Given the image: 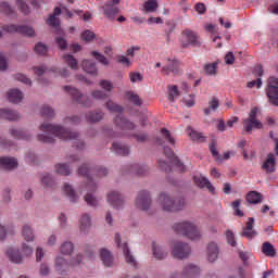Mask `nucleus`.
I'll return each mask as SVG.
<instances>
[{"label":"nucleus","mask_w":278,"mask_h":278,"mask_svg":"<svg viewBox=\"0 0 278 278\" xmlns=\"http://www.w3.org/2000/svg\"><path fill=\"white\" fill-rule=\"evenodd\" d=\"M188 129V136L191 138V140H193L194 142H205V137L203 136V134L191 129L190 127Z\"/></svg>","instance_id":"obj_42"},{"label":"nucleus","mask_w":278,"mask_h":278,"mask_svg":"<svg viewBox=\"0 0 278 278\" xmlns=\"http://www.w3.org/2000/svg\"><path fill=\"white\" fill-rule=\"evenodd\" d=\"M16 5L22 14H29V7L27 5V3H25V1L17 0Z\"/></svg>","instance_id":"obj_56"},{"label":"nucleus","mask_w":278,"mask_h":278,"mask_svg":"<svg viewBox=\"0 0 278 278\" xmlns=\"http://www.w3.org/2000/svg\"><path fill=\"white\" fill-rule=\"evenodd\" d=\"M22 236L26 242H34L35 236L31 226L25 224L22 227Z\"/></svg>","instance_id":"obj_31"},{"label":"nucleus","mask_w":278,"mask_h":278,"mask_svg":"<svg viewBox=\"0 0 278 278\" xmlns=\"http://www.w3.org/2000/svg\"><path fill=\"white\" fill-rule=\"evenodd\" d=\"M219 105H220V102L217 100V98H212L208 101V108L203 110L205 116H210L212 111L216 112V110H218Z\"/></svg>","instance_id":"obj_36"},{"label":"nucleus","mask_w":278,"mask_h":278,"mask_svg":"<svg viewBox=\"0 0 278 278\" xmlns=\"http://www.w3.org/2000/svg\"><path fill=\"white\" fill-rule=\"evenodd\" d=\"M63 90H65V92H68V94H71L72 99L76 101V103H79L84 108H92V100L84 96L77 88L64 86Z\"/></svg>","instance_id":"obj_8"},{"label":"nucleus","mask_w":278,"mask_h":278,"mask_svg":"<svg viewBox=\"0 0 278 278\" xmlns=\"http://www.w3.org/2000/svg\"><path fill=\"white\" fill-rule=\"evenodd\" d=\"M203 71L205 75H216V71H218V63H206L203 66Z\"/></svg>","instance_id":"obj_46"},{"label":"nucleus","mask_w":278,"mask_h":278,"mask_svg":"<svg viewBox=\"0 0 278 278\" xmlns=\"http://www.w3.org/2000/svg\"><path fill=\"white\" fill-rule=\"evenodd\" d=\"M91 97H92V99H97V100L101 101L103 99H108V93L102 90H96V91L91 92Z\"/></svg>","instance_id":"obj_57"},{"label":"nucleus","mask_w":278,"mask_h":278,"mask_svg":"<svg viewBox=\"0 0 278 278\" xmlns=\"http://www.w3.org/2000/svg\"><path fill=\"white\" fill-rule=\"evenodd\" d=\"M174 231L180 236H185L189 240H200L201 230L191 222H180L174 225Z\"/></svg>","instance_id":"obj_6"},{"label":"nucleus","mask_w":278,"mask_h":278,"mask_svg":"<svg viewBox=\"0 0 278 278\" xmlns=\"http://www.w3.org/2000/svg\"><path fill=\"white\" fill-rule=\"evenodd\" d=\"M39 129L43 131V134L37 136L39 142L51 144L55 142V138H60L61 140H74V144L77 149H84V141L79 140V134L72 132L63 126L42 124Z\"/></svg>","instance_id":"obj_1"},{"label":"nucleus","mask_w":278,"mask_h":278,"mask_svg":"<svg viewBox=\"0 0 278 278\" xmlns=\"http://www.w3.org/2000/svg\"><path fill=\"white\" fill-rule=\"evenodd\" d=\"M7 99L10 103H21L23 101V92L18 89H11L7 94Z\"/></svg>","instance_id":"obj_25"},{"label":"nucleus","mask_w":278,"mask_h":278,"mask_svg":"<svg viewBox=\"0 0 278 278\" xmlns=\"http://www.w3.org/2000/svg\"><path fill=\"white\" fill-rule=\"evenodd\" d=\"M62 14V10L60 8H55L53 15H50L48 18V25L50 27H60V20L55 16H60Z\"/></svg>","instance_id":"obj_33"},{"label":"nucleus","mask_w":278,"mask_h":278,"mask_svg":"<svg viewBox=\"0 0 278 278\" xmlns=\"http://www.w3.org/2000/svg\"><path fill=\"white\" fill-rule=\"evenodd\" d=\"M159 203L164 212H179L186 207V200L184 198H173L166 193L159 195Z\"/></svg>","instance_id":"obj_4"},{"label":"nucleus","mask_w":278,"mask_h":278,"mask_svg":"<svg viewBox=\"0 0 278 278\" xmlns=\"http://www.w3.org/2000/svg\"><path fill=\"white\" fill-rule=\"evenodd\" d=\"M55 173H58L59 175L67 176L71 175L72 170L71 167L66 164H56Z\"/></svg>","instance_id":"obj_47"},{"label":"nucleus","mask_w":278,"mask_h":278,"mask_svg":"<svg viewBox=\"0 0 278 278\" xmlns=\"http://www.w3.org/2000/svg\"><path fill=\"white\" fill-rule=\"evenodd\" d=\"M241 203H242V200H236L231 204L232 210H235L236 216H239V218H242V216H244V213L240 210Z\"/></svg>","instance_id":"obj_51"},{"label":"nucleus","mask_w":278,"mask_h":278,"mask_svg":"<svg viewBox=\"0 0 278 278\" xmlns=\"http://www.w3.org/2000/svg\"><path fill=\"white\" fill-rule=\"evenodd\" d=\"M254 224L255 218L250 217L245 227L243 228V231L241 232V236H243V238H247L248 240H253V238L257 236V232L255 231V229H253Z\"/></svg>","instance_id":"obj_20"},{"label":"nucleus","mask_w":278,"mask_h":278,"mask_svg":"<svg viewBox=\"0 0 278 278\" xmlns=\"http://www.w3.org/2000/svg\"><path fill=\"white\" fill-rule=\"evenodd\" d=\"M65 123H70V125H79L81 123V118L77 115L65 118Z\"/></svg>","instance_id":"obj_64"},{"label":"nucleus","mask_w":278,"mask_h":278,"mask_svg":"<svg viewBox=\"0 0 278 278\" xmlns=\"http://www.w3.org/2000/svg\"><path fill=\"white\" fill-rule=\"evenodd\" d=\"M152 251H153V256L156 260H164V257H166V255H168V252H166V250H164V248H162V245L157 244V243H152Z\"/></svg>","instance_id":"obj_29"},{"label":"nucleus","mask_w":278,"mask_h":278,"mask_svg":"<svg viewBox=\"0 0 278 278\" xmlns=\"http://www.w3.org/2000/svg\"><path fill=\"white\" fill-rule=\"evenodd\" d=\"M135 205L138 207V210H143V212L151 207V195L148 193V191H140L138 193Z\"/></svg>","instance_id":"obj_16"},{"label":"nucleus","mask_w":278,"mask_h":278,"mask_svg":"<svg viewBox=\"0 0 278 278\" xmlns=\"http://www.w3.org/2000/svg\"><path fill=\"white\" fill-rule=\"evenodd\" d=\"M248 203H251L252 205H257V203L262 202V193L257 191H250L245 197Z\"/></svg>","instance_id":"obj_34"},{"label":"nucleus","mask_w":278,"mask_h":278,"mask_svg":"<svg viewBox=\"0 0 278 278\" xmlns=\"http://www.w3.org/2000/svg\"><path fill=\"white\" fill-rule=\"evenodd\" d=\"M177 97H179V89L177 88V86L172 85L168 86V101L170 103H175V100L177 99Z\"/></svg>","instance_id":"obj_45"},{"label":"nucleus","mask_w":278,"mask_h":278,"mask_svg":"<svg viewBox=\"0 0 278 278\" xmlns=\"http://www.w3.org/2000/svg\"><path fill=\"white\" fill-rule=\"evenodd\" d=\"M161 135L164 139L167 140V142H169V144L175 146V138H173V135H170V131L168 129L162 128Z\"/></svg>","instance_id":"obj_53"},{"label":"nucleus","mask_w":278,"mask_h":278,"mask_svg":"<svg viewBox=\"0 0 278 278\" xmlns=\"http://www.w3.org/2000/svg\"><path fill=\"white\" fill-rule=\"evenodd\" d=\"M129 79H130L131 84H136L138 81H142L143 77H142V74H140L138 72H130Z\"/></svg>","instance_id":"obj_58"},{"label":"nucleus","mask_w":278,"mask_h":278,"mask_svg":"<svg viewBox=\"0 0 278 278\" xmlns=\"http://www.w3.org/2000/svg\"><path fill=\"white\" fill-rule=\"evenodd\" d=\"M193 181L198 186V188H202V189L206 188V190H208V192L214 194L216 189L212 186V182H210V179H207V177L199 174V175L193 176Z\"/></svg>","instance_id":"obj_18"},{"label":"nucleus","mask_w":278,"mask_h":278,"mask_svg":"<svg viewBox=\"0 0 278 278\" xmlns=\"http://www.w3.org/2000/svg\"><path fill=\"white\" fill-rule=\"evenodd\" d=\"M0 166L4 170H14L18 166V161L14 157H0Z\"/></svg>","instance_id":"obj_21"},{"label":"nucleus","mask_w":278,"mask_h":278,"mask_svg":"<svg viewBox=\"0 0 278 278\" xmlns=\"http://www.w3.org/2000/svg\"><path fill=\"white\" fill-rule=\"evenodd\" d=\"M239 257L242 260L244 266H247L249 260H251V253L239 251Z\"/></svg>","instance_id":"obj_63"},{"label":"nucleus","mask_w":278,"mask_h":278,"mask_svg":"<svg viewBox=\"0 0 278 278\" xmlns=\"http://www.w3.org/2000/svg\"><path fill=\"white\" fill-rule=\"evenodd\" d=\"M63 58L65 64H67L70 68H72L73 71H77V68H79V63L77 62V59H75V56H73L72 54H66Z\"/></svg>","instance_id":"obj_38"},{"label":"nucleus","mask_w":278,"mask_h":278,"mask_svg":"<svg viewBox=\"0 0 278 278\" xmlns=\"http://www.w3.org/2000/svg\"><path fill=\"white\" fill-rule=\"evenodd\" d=\"M126 99H128L130 103H134V105H138V106L142 105V99H140V96H138L134 91H127Z\"/></svg>","instance_id":"obj_41"},{"label":"nucleus","mask_w":278,"mask_h":278,"mask_svg":"<svg viewBox=\"0 0 278 278\" xmlns=\"http://www.w3.org/2000/svg\"><path fill=\"white\" fill-rule=\"evenodd\" d=\"M118 3H121V0L106 1L102 8L105 18H109L110 21H114L116 18V14L119 12V9L116 7Z\"/></svg>","instance_id":"obj_14"},{"label":"nucleus","mask_w":278,"mask_h":278,"mask_svg":"<svg viewBox=\"0 0 278 278\" xmlns=\"http://www.w3.org/2000/svg\"><path fill=\"white\" fill-rule=\"evenodd\" d=\"M81 67L85 71V73H88L89 75H93V77H97L98 70L97 64L90 60H84L81 63Z\"/></svg>","instance_id":"obj_24"},{"label":"nucleus","mask_w":278,"mask_h":278,"mask_svg":"<svg viewBox=\"0 0 278 278\" xmlns=\"http://www.w3.org/2000/svg\"><path fill=\"white\" fill-rule=\"evenodd\" d=\"M106 110L109 112H113L117 114V116L114 119V123L116 127H119V129H128V130H134L136 129V124L132 122H129L125 116H123V106L112 102V100H109L105 104Z\"/></svg>","instance_id":"obj_3"},{"label":"nucleus","mask_w":278,"mask_h":278,"mask_svg":"<svg viewBox=\"0 0 278 278\" xmlns=\"http://www.w3.org/2000/svg\"><path fill=\"white\" fill-rule=\"evenodd\" d=\"M262 168L267 173H275V154H268L267 159L262 165Z\"/></svg>","instance_id":"obj_30"},{"label":"nucleus","mask_w":278,"mask_h":278,"mask_svg":"<svg viewBox=\"0 0 278 278\" xmlns=\"http://www.w3.org/2000/svg\"><path fill=\"white\" fill-rule=\"evenodd\" d=\"M0 12H2V14H14V9L10 3L3 1L0 3Z\"/></svg>","instance_id":"obj_52"},{"label":"nucleus","mask_w":278,"mask_h":278,"mask_svg":"<svg viewBox=\"0 0 278 278\" xmlns=\"http://www.w3.org/2000/svg\"><path fill=\"white\" fill-rule=\"evenodd\" d=\"M2 29L7 31V34H22V36H27L28 38L36 36V30L27 25H4Z\"/></svg>","instance_id":"obj_9"},{"label":"nucleus","mask_w":278,"mask_h":278,"mask_svg":"<svg viewBox=\"0 0 278 278\" xmlns=\"http://www.w3.org/2000/svg\"><path fill=\"white\" fill-rule=\"evenodd\" d=\"M0 118H5L7 121H18L21 115L16 111L10 109H0Z\"/></svg>","instance_id":"obj_26"},{"label":"nucleus","mask_w":278,"mask_h":278,"mask_svg":"<svg viewBox=\"0 0 278 278\" xmlns=\"http://www.w3.org/2000/svg\"><path fill=\"white\" fill-rule=\"evenodd\" d=\"M81 260L83 257L79 254L76 256V258H73L71 263H68L66 258L58 256L55 260V268L56 270H66L68 266H79V264H81Z\"/></svg>","instance_id":"obj_15"},{"label":"nucleus","mask_w":278,"mask_h":278,"mask_svg":"<svg viewBox=\"0 0 278 278\" xmlns=\"http://www.w3.org/2000/svg\"><path fill=\"white\" fill-rule=\"evenodd\" d=\"M41 115L43 118H53V116H55V111H53V109L49 105H43L41 108Z\"/></svg>","instance_id":"obj_49"},{"label":"nucleus","mask_w":278,"mask_h":278,"mask_svg":"<svg viewBox=\"0 0 278 278\" xmlns=\"http://www.w3.org/2000/svg\"><path fill=\"white\" fill-rule=\"evenodd\" d=\"M64 193L68 197V199L72 201V203H75L77 201V193H75V189L68 184H65L63 186Z\"/></svg>","instance_id":"obj_40"},{"label":"nucleus","mask_w":278,"mask_h":278,"mask_svg":"<svg viewBox=\"0 0 278 278\" xmlns=\"http://www.w3.org/2000/svg\"><path fill=\"white\" fill-rule=\"evenodd\" d=\"M113 151L117 155H127L129 153V148L123 143H113Z\"/></svg>","instance_id":"obj_39"},{"label":"nucleus","mask_w":278,"mask_h":278,"mask_svg":"<svg viewBox=\"0 0 278 278\" xmlns=\"http://www.w3.org/2000/svg\"><path fill=\"white\" fill-rule=\"evenodd\" d=\"M91 173L92 169H90V167H88V165L86 164L81 165L78 168V175H81L87 179L86 189L88 190V192L85 195V201L87 205H90L91 207H97V205H99V200H97V198H94V195L92 194V192L97 191V182H94V179L92 178V176H90Z\"/></svg>","instance_id":"obj_2"},{"label":"nucleus","mask_w":278,"mask_h":278,"mask_svg":"<svg viewBox=\"0 0 278 278\" xmlns=\"http://www.w3.org/2000/svg\"><path fill=\"white\" fill-rule=\"evenodd\" d=\"M90 225H91L90 215L83 214L79 219L80 231H88V229H90Z\"/></svg>","instance_id":"obj_37"},{"label":"nucleus","mask_w":278,"mask_h":278,"mask_svg":"<svg viewBox=\"0 0 278 278\" xmlns=\"http://www.w3.org/2000/svg\"><path fill=\"white\" fill-rule=\"evenodd\" d=\"M181 45L184 49H188V47H201V40L197 33L191 29H185L182 31Z\"/></svg>","instance_id":"obj_12"},{"label":"nucleus","mask_w":278,"mask_h":278,"mask_svg":"<svg viewBox=\"0 0 278 278\" xmlns=\"http://www.w3.org/2000/svg\"><path fill=\"white\" fill-rule=\"evenodd\" d=\"M100 86L103 90H106V92H111V90L114 89V85L110 80H101Z\"/></svg>","instance_id":"obj_61"},{"label":"nucleus","mask_w":278,"mask_h":278,"mask_svg":"<svg viewBox=\"0 0 278 278\" xmlns=\"http://www.w3.org/2000/svg\"><path fill=\"white\" fill-rule=\"evenodd\" d=\"M87 123H99L103 121V112L101 111H90L86 114Z\"/></svg>","instance_id":"obj_28"},{"label":"nucleus","mask_w":278,"mask_h":278,"mask_svg":"<svg viewBox=\"0 0 278 278\" xmlns=\"http://www.w3.org/2000/svg\"><path fill=\"white\" fill-rule=\"evenodd\" d=\"M73 244L71 242H65L61 245V253L63 255H71L73 253Z\"/></svg>","instance_id":"obj_54"},{"label":"nucleus","mask_w":278,"mask_h":278,"mask_svg":"<svg viewBox=\"0 0 278 278\" xmlns=\"http://www.w3.org/2000/svg\"><path fill=\"white\" fill-rule=\"evenodd\" d=\"M35 51L38 53V55H45L48 51L47 46L45 43H37L35 46Z\"/></svg>","instance_id":"obj_60"},{"label":"nucleus","mask_w":278,"mask_h":278,"mask_svg":"<svg viewBox=\"0 0 278 278\" xmlns=\"http://www.w3.org/2000/svg\"><path fill=\"white\" fill-rule=\"evenodd\" d=\"M10 134L12 138H15L16 140H29V135L23 129L13 128L10 130Z\"/></svg>","instance_id":"obj_35"},{"label":"nucleus","mask_w":278,"mask_h":278,"mask_svg":"<svg viewBox=\"0 0 278 278\" xmlns=\"http://www.w3.org/2000/svg\"><path fill=\"white\" fill-rule=\"evenodd\" d=\"M181 63L176 58H167L166 64L162 67V75H180Z\"/></svg>","instance_id":"obj_13"},{"label":"nucleus","mask_w":278,"mask_h":278,"mask_svg":"<svg viewBox=\"0 0 278 278\" xmlns=\"http://www.w3.org/2000/svg\"><path fill=\"white\" fill-rule=\"evenodd\" d=\"M115 242L118 249L123 250L127 264H130V266H136V258H134V255H131V253L129 252L127 242H121V235L118 233L115 235Z\"/></svg>","instance_id":"obj_17"},{"label":"nucleus","mask_w":278,"mask_h":278,"mask_svg":"<svg viewBox=\"0 0 278 278\" xmlns=\"http://www.w3.org/2000/svg\"><path fill=\"white\" fill-rule=\"evenodd\" d=\"M108 203H110L112 207H115V210H118L123 207V203H124L123 195L118 193V191H111L108 194Z\"/></svg>","instance_id":"obj_19"},{"label":"nucleus","mask_w":278,"mask_h":278,"mask_svg":"<svg viewBox=\"0 0 278 278\" xmlns=\"http://www.w3.org/2000/svg\"><path fill=\"white\" fill-rule=\"evenodd\" d=\"M41 184L43 185V186H53V178H51V175H49V174H46V175H43L42 176V178H41Z\"/></svg>","instance_id":"obj_62"},{"label":"nucleus","mask_w":278,"mask_h":278,"mask_svg":"<svg viewBox=\"0 0 278 278\" xmlns=\"http://www.w3.org/2000/svg\"><path fill=\"white\" fill-rule=\"evenodd\" d=\"M81 38L85 40V42H91V40H94L96 35H94V33H92L90 30H85L81 34Z\"/></svg>","instance_id":"obj_59"},{"label":"nucleus","mask_w":278,"mask_h":278,"mask_svg":"<svg viewBox=\"0 0 278 278\" xmlns=\"http://www.w3.org/2000/svg\"><path fill=\"white\" fill-rule=\"evenodd\" d=\"M266 94L269 103L278 108V78L269 77L267 80Z\"/></svg>","instance_id":"obj_11"},{"label":"nucleus","mask_w":278,"mask_h":278,"mask_svg":"<svg viewBox=\"0 0 278 278\" xmlns=\"http://www.w3.org/2000/svg\"><path fill=\"white\" fill-rule=\"evenodd\" d=\"M7 255L13 264H21L23 262V256L21 253L12 248L7 251Z\"/></svg>","instance_id":"obj_32"},{"label":"nucleus","mask_w":278,"mask_h":278,"mask_svg":"<svg viewBox=\"0 0 278 278\" xmlns=\"http://www.w3.org/2000/svg\"><path fill=\"white\" fill-rule=\"evenodd\" d=\"M218 253H219L218 244L214 242L208 243L207 245L208 262H216V260H218Z\"/></svg>","instance_id":"obj_23"},{"label":"nucleus","mask_w":278,"mask_h":278,"mask_svg":"<svg viewBox=\"0 0 278 278\" xmlns=\"http://www.w3.org/2000/svg\"><path fill=\"white\" fill-rule=\"evenodd\" d=\"M262 251L264 255H267V257H275L276 251L275 247L271 243L265 242L263 243Z\"/></svg>","instance_id":"obj_43"},{"label":"nucleus","mask_w":278,"mask_h":278,"mask_svg":"<svg viewBox=\"0 0 278 278\" xmlns=\"http://www.w3.org/2000/svg\"><path fill=\"white\" fill-rule=\"evenodd\" d=\"M164 153L168 161H164L162 159L157 160V164L162 170H165V173H170V170H173V166H176L181 172L186 170V166L182 165L181 161H179V159L175 155L173 149L166 147L164 148Z\"/></svg>","instance_id":"obj_5"},{"label":"nucleus","mask_w":278,"mask_h":278,"mask_svg":"<svg viewBox=\"0 0 278 278\" xmlns=\"http://www.w3.org/2000/svg\"><path fill=\"white\" fill-rule=\"evenodd\" d=\"M91 55L97 60V62H99L103 66L110 65V60H108V58H105V55L99 53L98 51H92Z\"/></svg>","instance_id":"obj_48"},{"label":"nucleus","mask_w":278,"mask_h":278,"mask_svg":"<svg viewBox=\"0 0 278 278\" xmlns=\"http://www.w3.org/2000/svg\"><path fill=\"white\" fill-rule=\"evenodd\" d=\"M226 240L227 243L230 244V247H236L238 243L236 242V235H233V231L226 230Z\"/></svg>","instance_id":"obj_55"},{"label":"nucleus","mask_w":278,"mask_h":278,"mask_svg":"<svg viewBox=\"0 0 278 278\" xmlns=\"http://www.w3.org/2000/svg\"><path fill=\"white\" fill-rule=\"evenodd\" d=\"M129 173H136V175L144 176L149 173V169L146 166L135 164L129 166Z\"/></svg>","instance_id":"obj_44"},{"label":"nucleus","mask_w":278,"mask_h":278,"mask_svg":"<svg viewBox=\"0 0 278 278\" xmlns=\"http://www.w3.org/2000/svg\"><path fill=\"white\" fill-rule=\"evenodd\" d=\"M190 253H192V248L188 243L184 242H175L172 249V255L176 260H186L190 257Z\"/></svg>","instance_id":"obj_10"},{"label":"nucleus","mask_w":278,"mask_h":278,"mask_svg":"<svg viewBox=\"0 0 278 278\" xmlns=\"http://www.w3.org/2000/svg\"><path fill=\"white\" fill-rule=\"evenodd\" d=\"M258 112L260 109H257V106H254L250 111L249 117L243 119V127L247 134H251L253 129H262V122L257 119Z\"/></svg>","instance_id":"obj_7"},{"label":"nucleus","mask_w":278,"mask_h":278,"mask_svg":"<svg viewBox=\"0 0 278 278\" xmlns=\"http://www.w3.org/2000/svg\"><path fill=\"white\" fill-rule=\"evenodd\" d=\"M199 273H201V269H199L198 266L193 264H188L182 269V277L184 278H197L199 276Z\"/></svg>","instance_id":"obj_22"},{"label":"nucleus","mask_w":278,"mask_h":278,"mask_svg":"<svg viewBox=\"0 0 278 278\" xmlns=\"http://www.w3.org/2000/svg\"><path fill=\"white\" fill-rule=\"evenodd\" d=\"M100 257L104 266H106L108 268H110V266H112V264L114 263L112 252H110L108 249L100 250Z\"/></svg>","instance_id":"obj_27"},{"label":"nucleus","mask_w":278,"mask_h":278,"mask_svg":"<svg viewBox=\"0 0 278 278\" xmlns=\"http://www.w3.org/2000/svg\"><path fill=\"white\" fill-rule=\"evenodd\" d=\"M157 8H159L157 0H149L144 3L146 12H155Z\"/></svg>","instance_id":"obj_50"}]
</instances>
